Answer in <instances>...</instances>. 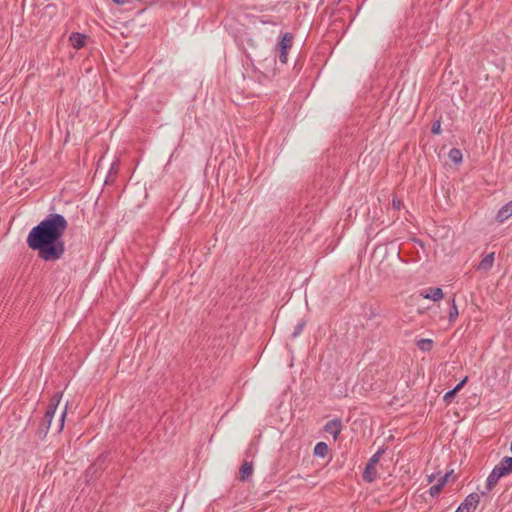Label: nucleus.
Listing matches in <instances>:
<instances>
[{"mask_svg":"<svg viewBox=\"0 0 512 512\" xmlns=\"http://www.w3.org/2000/svg\"><path fill=\"white\" fill-rule=\"evenodd\" d=\"M68 228L66 218L58 213L48 214L28 233L27 246L38 252L45 262L60 260L65 253L63 235Z\"/></svg>","mask_w":512,"mask_h":512,"instance_id":"1","label":"nucleus"},{"mask_svg":"<svg viewBox=\"0 0 512 512\" xmlns=\"http://www.w3.org/2000/svg\"><path fill=\"white\" fill-rule=\"evenodd\" d=\"M512 472V457L505 456L500 462L492 469L486 480V490L481 492L482 496L487 495L494 489L498 481Z\"/></svg>","mask_w":512,"mask_h":512,"instance_id":"2","label":"nucleus"},{"mask_svg":"<svg viewBox=\"0 0 512 512\" xmlns=\"http://www.w3.org/2000/svg\"><path fill=\"white\" fill-rule=\"evenodd\" d=\"M293 35L285 33L277 45L279 49V60L281 63L286 64L288 60V50L292 47Z\"/></svg>","mask_w":512,"mask_h":512,"instance_id":"3","label":"nucleus"},{"mask_svg":"<svg viewBox=\"0 0 512 512\" xmlns=\"http://www.w3.org/2000/svg\"><path fill=\"white\" fill-rule=\"evenodd\" d=\"M479 503L480 495L478 493H470L458 506L456 512H475Z\"/></svg>","mask_w":512,"mask_h":512,"instance_id":"4","label":"nucleus"},{"mask_svg":"<svg viewBox=\"0 0 512 512\" xmlns=\"http://www.w3.org/2000/svg\"><path fill=\"white\" fill-rule=\"evenodd\" d=\"M342 430V423L340 419H333L328 421L324 426V431L331 434L334 439H337Z\"/></svg>","mask_w":512,"mask_h":512,"instance_id":"5","label":"nucleus"},{"mask_svg":"<svg viewBox=\"0 0 512 512\" xmlns=\"http://www.w3.org/2000/svg\"><path fill=\"white\" fill-rule=\"evenodd\" d=\"M254 466L252 461L244 460L239 469V480L246 482L249 477L253 474Z\"/></svg>","mask_w":512,"mask_h":512,"instance_id":"6","label":"nucleus"},{"mask_svg":"<svg viewBox=\"0 0 512 512\" xmlns=\"http://www.w3.org/2000/svg\"><path fill=\"white\" fill-rule=\"evenodd\" d=\"M420 295L425 299H431L433 301H438L443 298V291L439 287H431L427 290H422Z\"/></svg>","mask_w":512,"mask_h":512,"instance_id":"7","label":"nucleus"},{"mask_svg":"<svg viewBox=\"0 0 512 512\" xmlns=\"http://www.w3.org/2000/svg\"><path fill=\"white\" fill-rule=\"evenodd\" d=\"M62 394H63L62 392H57L54 395H52V397L50 398L49 404L47 406L46 412H45L46 414H48L49 416H54V414L57 410V407L61 401Z\"/></svg>","mask_w":512,"mask_h":512,"instance_id":"8","label":"nucleus"},{"mask_svg":"<svg viewBox=\"0 0 512 512\" xmlns=\"http://www.w3.org/2000/svg\"><path fill=\"white\" fill-rule=\"evenodd\" d=\"M86 39V35L77 32H73L69 37L72 46L76 49L83 48L86 44Z\"/></svg>","mask_w":512,"mask_h":512,"instance_id":"9","label":"nucleus"},{"mask_svg":"<svg viewBox=\"0 0 512 512\" xmlns=\"http://www.w3.org/2000/svg\"><path fill=\"white\" fill-rule=\"evenodd\" d=\"M510 216H512V201L505 204L497 213L496 220L499 223H503Z\"/></svg>","mask_w":512,"mask_h":512,"instance_id":"10","label":"nucleus"},{"mask_svg":"<svg viewBox=\"0 0 512 512\" xmlns=\"http://www.w3.org/2000/svg\"><path fill=\"white\" fill-rule=\"evenodd\" d=\"M494 263V252L487 254L478 264L477 270L489 271Z\"/></svg>","mask_w":512,"mask_h":512,"instance_id":"11","label":"nucleus"},{"mask_svg":"<svg viewBox=\"0 0 512 512\" xmlns=\"http://www.w3.org/2000/svg\"><path fill=\"white\" fill-rule=\"evenodd\" d=\"M377 477V471L375 466L367 463L363 471L362 478L368 483H372Z\"/></svg>","mask_w":512,"mask_h":512,"instance_id":"12","label":"nucleus"},{"mask_svg":"<svg viewBox=\"0 0 512 512\" xmlns=\"http://www.w3.org/2000/svg\"><path fill=\"white\" fill-rule=\"evenodd\" d=\"M448 477L449 473H446L444 476H442V478L439 480L437 484L430 487L429 494L431 497L437 496L442 491L443 487L448 481Z\"/></svg>","mask_w":512,"mask_h":512,"instance_id":"13","label":"nucleus"},{"mask_svg":"<svg viewBox=\"0 0 512 512\" xmlns=\"http://www.w3.org/2000/svg\"><path fill=\"white\" fill-rule=\"evenodd\" d=\"M467 377L462 379L452 390L445 393L443 399L445 402L450 403L451 400L455 397L456 393L465 385L467 382Z\"/></svg>","mask_w":512,"mask_h":512,"instance_id":"14","label":"nucleus"},{"mask_svg":"<svg viewBox=\"0 0 512 512\" xmlns=\"http://www.w3.org/2000/svg\"><path fill=\"white\" fill-rule=\"evenodd\" d=\"M329 447L325 442H318L314 447V455L319 457L327 456Z\"/></svg>","mask_w":512,"mask_h":512,"instance_id":"15","label":"nucleus"},{"mask_svg":"<svg viewBox=\"0 0 512 512\" xmlns=\"http://www.w3.org/2000/svg\"><path fill=\"white\" fill-rule=\"evenodd\" d=\"M433 340L431 339H420L416 345L422 352H429L433 348Z\"/></svg>","mask_w":512,"mask_h":512,"instance_id":"16","label":"nucleus"},{"mask_svg":"<svg viewBox=\"0 0 512 512\" xmlns=\"http://www.w3.org/2000/svg\"><path fill=\"white\" fill-rule=\"evenodd\" d=\"M448 157L455 164H459L462 161V152L457 148H452L449 151Z\"/></svg>","mask_w":512,"mask_h":512,"instance_id":"17","label":"nucleus"},{"mask_svg":"<svg viewBox=\"0 0 512 512\" xmlns=\"http://www.w3.org/2000/svg\"><path fill=\"white\" fill-rule=\"evenodd\" d=\"M54 416H49L48 414H44V417L41 421V424H40V432H43V433H47L49 428H50V425H51V422H52V419H53Z\"/></svg>","mask_w":512,"mask_h":512,"instance_id":"18","label":"nucleus"},{"mask_svg":"<svg viewBox=\"0 0 512 512\" xmlns=\"http://www.w3.org/2000/svg\"><path fill=\"white\" fill-rule=\"evenodd\" d=\"M385 453V448L384 447H381L375 454H373L371 456V458L369 459L368 463L373 465V466H376V464L379 462L381 456Z\"/></svg>","mask_w":512,"mask_h":512,"instance_id":"19","label":"nucleus"},{"mask_svg":"<svg viewBox=\"0 0 512 512\" xmlns=\"http://www.w3.org/2000/svg\"><path fill=\"white\" fill-rule=\"evenodd\" d=\"M459 315L457 305L455 303V299L453 298L451 301V307L449 310V320L454 321Z\"/></svg>","mask_w":512,"mask_h":512,"instance_id":"20","label":"nucleus"},{"mask_svg":"<svg viewBox=\"0 0 512 512\" xmlns=\"http://www.w3.org/2000/svg\"><path fill=\"white\" fill-rule=\"evenodd\" d=\"M305 325H306L305 320H301L300 322H298L296 324V326L294 327V330L291 334L292 338H296L298 335H300L302 333Z\"/></svg>","mask_w":512,"mask_h":512,"instance_id":"21","label":"nucleus"},{"mask_svg":"<svg viewBox=\"0 0 512 512\" xmlns=\"http://www.w3.org/2000/svg\"><path fill=\"white\" fill-rule=\"evenodd\" d=\"M431 132L433 134H440V132H441V122H440V120H436V121L433 122L432 127H431Z\"/></svg>","mask_w":512,"mask_h":512,"instance_id":"22","label":"nucleus"},{"mask_svg":"<svg viewBox=\"0 0 512 512\" xmlns=\"http://www.w3.org/2000/svg\"><path fill=\"white\" fill-rule=\"evenodd\" d=\"M96 473H97V464L96 463L89 466L88 469L86 470L87 477H93Z\"/></svg>","mask_w":512,"mask_h":512,"instance_id":"23","label":"nucleus"},{"mask_svg":"<svg viewBox=\"0 0 512 512\" xmlns=\"http://www.w3.org/2000/svg\"><path fill=\"white\" fill-rule=\"evenodd\" d=\"M65 417H66V408L64 409V411L62 412L61 414V417H60V424H59V429L58 431H61L64 427V420H65Z\"/></svg>","mask_w":512,"mask_h":512,"instance_id":"24","label":"nucleus"},{"mask_svg":"<svg viewBox=\"0 0 512 512\" xmlns=\"http://www.w3.org/2000/svg\"><path fill=\"white\" fill-rule=\"evenodd\" d=\"M392 204L395 209L399 210L401 208L402 201L399 199H393Z\"/></svg>","mask_w":512,"mask_h":512,"instance_id":"25","label":"nucleus"},{"mask_svg":"<svg viewBox=\"0 0 512 512\" xmlns=\"http://www.w3.org/2000/svg\"><path fill=\"white\" fill-rule=\"evenodd\" d=\"M117 5H123L127 3V0H112Z\"/></svg>","mask_w":512,"mask_h":512,"instance_id":"26","label":"nucleus"},{"mask_svg":"<svg viewBox=\"0 0 512 512\" xmlns=\"http://www.w3.org/2000/svg\"><path fill=\"white\" fill-rule=\"evenodd\" d=\"M116 166H117V163H115V162H114V163L112 164V166H111V170H110V172H109V176L111 175L112 170H113Z\"/></svg>","mask_w":512,"mask_h":512,"instance_id":"27","label":"nucleus"},{"mask_svg":"<svg viewBox=\"0 0 512 512\" xmlns=\"http://www.w3.org/2000/svg\"><path fill=\"white\" fill-rule=\"evenodd\" d=\"M433 480H434V475H431V476L428 477V482L431 483Z\"/></svg>","mask_w":512,"mask_h":512,"instance_id":"28","label":"nucleus"}]
</instances>
